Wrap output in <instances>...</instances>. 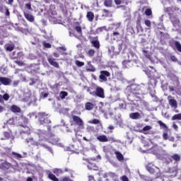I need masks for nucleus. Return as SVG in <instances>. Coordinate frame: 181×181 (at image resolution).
<instances>
[{
    "instance_id": "1",
    "label": "nucleus",
    "mask_w": 181,
    "mask_h": 181,
    "mask_svg": "<svg viewBox=\"0 0 181 181\" xmlns=\"http://www.w3.org/2000/svg\"><path fill=\"white\" fill-rule=\"evenodd\" d=\"M38 117L40 124H42V125L44 124H50V122H52L50 119H49V115L46 114V112H39Z\"/></svg>"
},
{
    "instance_id": "2",
    "label": "nucleus",
    "mask_w": 181,
    "mask_h": 181,
    "mask_svg": "<svg viewBox=\"0 0 181 181\" xmlns=\"http://www.w3.org/2000/svg\"><path fill=\"white\" fill-rule=\"evenodd\" d=\"M83 160L88 162V169L89 170H98V166L95 164L97 160L95 159H90V158H83Z\"/></svg>"
},
{
    "instance_id": "3",
    "label": "nucleus",
    "mask_w": 181,
    "mask_h": 181,
    "mask_svg": "<svg viewBox=\"0 0 181 181\" xmlns=\"http://www.w3.org/2000/svg\"><path fill=\"white\" fill-rule=\"evenodd\" d=\"M170 11H172V8H166V12H168L170 16V22L173 23L174 26L175 25H179V23H180V21H179V18H177V17L172 15V13H170Z\"/></svg>"
},
{
    "instance_id": "4",
    "label": "nucleus",
    "mask_w": 181,
    "mask_h": 181,
    "mask_svg": "<svg viewBox=\"0 0 181 181\" xmlns=\"http://www.w3.org/2000/svg\"><path fill=\"white\" fill-rule=\"evenodd\" d=\"M110 76H111V74H110L108 71H100V74L99 76L100 83L108 81V78H107V77H110Z\"/></svg>"
},
{
    "instance_id": "5",
    "label": "nucleus",
    "mask_w": 181,
    "mask_h": 181,
    "mask_svg": "<svg viewBox=\"0 0 181 181\" xmlns=\"http://www.w3.org/2000/svg\"><path fill=\"white\" fill-rule=\"evenodd\" d=\"M88 39L90 40V43L95 49H100V41H98V36L92 37L89 36Z\"/></svg>"
},
{
    "instance_id": "6",
    "label": "nucleus",
    "mask_w": 181,
    "mask_h": 181,
    "mask_svg": "<svg viewBox=\"0 0 181 181\" xmlns=\"http://www.w3.org/2000/svg\"><path fill=\"white\" fill-rule=\"evenodd\" d=\"M98 87V86H97L95 83H92L90 87L87 88L86 91L87 93H89L90 95L95 97Z\"/></svg>"
},
{
    "instance_id": "7",
    "label": "nucleus",
    "mask_w": 181,
    "mask_h": 181,
    "mask_svg": "<svg viewBox=\"0 0 181 181\" xmlns=\"http://www.w3.org/2000/svg\"><path fill=\"white\" fill-rule=\"evenodd\" d=\"M95 97H98L99 98H105V93L104 92V88L98 86L96 88V92L95 93Z\"/></svg>"
},
{
    "instance_id": "8",
    "label": "nucleus",
    "mask_w": 181,
    "mask_h": 181,
    "mask_svg": "<svg viewBox=\"0 0 181 181\" xmlns=\"http://www.w3.org/2000/svg\"><path fill=\"white\" fill-rule=\"evenodd\" d=\"M47 62L51 66H52L53 67H56V69H59V67H60L59 63L56 62V59L52 57H47Z\"/></svg>"
},
{
    "instance_id": "9",
    "label": "nucleus",
    "mask_w": 181,
    "mask_h": 181,
    "mask_svg": "<svg viewBox=\"0 0 181 181\" xmlns=\"http://www.w3.org/2000/svg\"><path fill=\"white\" fill-rule=\"evenodd\" d=\"M72 119L74 122H75L76 125H78V127H83V125H84L83 119H81V118H80V117L78 116L73 115Z\"/></svg>"
},
{
    "instance_id": "10",
    "label": "nucleus",
    "mask_w": 181,
    "mask_h": 181,
    "mask_svg": "<svg viewBox=\"0 0 181 181\" xmlns=\"http://www.w3.org/2000/svg\"><path fill=\"white\" fill-rule=\"evenodd\" d=\"M169 162H173L175 160V163L180 162L181 156L177 153H174L169 158Z\"/></svg>"
},
{
    "instance_id": "11",
    "label": "nucleus",
    "mask_w": 181,
    "mask_h": 181,
    "mask_svg": "<svg viewBox=\"0 0 181 181\" xmlns=\"http://www.w3.org/2000/svg\"><path fill=\"white\" fill-rule=\"evenodd\" d=\"M11 78L6 77H0V83L3 84V86H9L11 84Z\"/></svg>"
},
{
    "instance_id": "12",
    "label": "nucleus",
    "mask_w": 181,
    "mask_h": 181,
    "mask_svg": "<svg viewBox=\"0 0 181 181\" xmlns=\"http://www.w3.org/2000/svg\"><path fill=\"white\" fill-rule=\"evenodd\" d=\"M4 49L6 52H12L15 49V44L13 42L6 44L4 45Z\"/></svg>"
},
{
    "instance_id": "13",
    "label": "nucleus",
    "mask_w": 181,
    "mask_h": 181,
    "mask_svg": "<svg viewBox=\"0 0 181 181\" xmlns=\"http://www.w3.org/2000/svg\"><path fill=\"white\" fill-rule=\"evenodd\" d=\"M104 177H109L110 179H117L118 175L115 173L110 172L104 175Z\"/></svg>"
},
{
    "instance_id": "14",
    "label": "nucleus",
    "mask_w": 181,
    "mask_h": 181,
    "mask_svg": "<svg viewBox=\"0 0 181 181\" xmlns=\"http://www.w3.org/2000/svg\"><path fill=\"white\" fill-rule=\"evenodd\" d=\"M24 16L29 22H35V17L29 13H24Z\"/></svg>"
},
{
    "instance_id": "15",
    "label": "nucleus",
    "mask_w": 181,
    "mask_h": 181,
    "mask_svg": "<svg viewBox=\"0 0 181 181\" xmlns=\"http://www.w3.org/2000/svg\"><path fill=\"white\" fill-rule=\"evenodd\" d=\"M10 110L11 112L14 113L21 112L22 111V110H21V107H18L16 105H12Z\"/></svg>"
},
{
    "instance_id": "16",
    "label": "nucleus",
    "mask_w": 181,
    "mask_h": 181,
    "mask_svg": "<svg viewBox=\"0 0 181 181\" xmlns=\"http://www.w3.org/2000/svg\"><path fill=\"white\" fill-rule=\"evenodd\" d=\"M94 109V104H93V103L91 102H87L85 104V110H86L87 111H91V110Z\"/></svg>"
},
{
    "instance_id": "17",
    "label": "nucleus",
    "mask_w": 181,
    "mask_h": 181,
    "mask_svg": "<svg viewBox=\"0 0 181 181\" xmlns=\"http://www.w3.org/2000/svg\"><path fill=\"white\" fill-rule=\"evenodd\" d=\"M129 117L132 119H139V118H141V114L139 112H133L129 114Z\"/></svg>"
},
{
    "instance_id": "18",
    "label": "nucleus",
    "mask_w": 181,
    "mask_h": 181,
    "mask_svg": "<svg viewBox=\"0 0 181 181\" xmlns=\"http://www.w3.org/2000/svg\"><path fill=\"white\" fill-rule=\"evenodd\" d=\"M11 98L9 94L5 93L4 95L0 94V103H4V101H8Z\"/></svg>"
},
{
    "instance_id": "19",
    "label": "nucleus",
    "mask_w": 181,
    "mask_h": 181,
    "mask_svg": "<svg viewBox=\"0 0 181 181\" xmlns=\"http://www.w3.org/2000/svg\"><path fill=\"white\" fill-rule=\"evenodd\" d=\"M75 25L76 26L74 27L75 30L78 33L79 35H82L83 33V30L81 29V26H80V23L79 22H76Z\"/></svg>"
},
{
    "instance_id": "20",
    "label": "nucleus",
    "mask_w": 181,
    "mask_h": 181,
    "mask_svg": "<svg viewBox=\"0 0 181 181\" xmlns=\"http://www.w3.org/2000/svg\"><path fill=\"white\" fill-rule=\"evenodd\" d=\"M86 18L89 22H93L94 21V13L88 11L86 14Z\"/></svg>"
},
{
    "instance_id": "21",
    "label": "nucleus",
    "mask_w": 181,
    "mask_h": 181,
    "mask_svg": "<svg viewBox=\"0 0 181 181\" xmlns=\"http://www.w3.org/2000/svg\"><path fill=\"white\" fill-rule=\"evenodd\" d=\"M97 139L100 142H108V138L105 135H100L97 137Z\"/></svg>"
},
{
    "instance_id": "22",
    "label": "nucleus",
    "mask_w": 181,
    "mask_h": 181,
    "mask_svg": "<svg viewBox=\"0 0 181 181\" xmlns=\"http://www.w3.org/2000/svg\"><path fill=\"white\" fill-rule=\"evenodd\" d=\"M169 105L173 108H177V102L175 99H170L168 100Z\"/></svg>"
},
{
    "instance_id": "23",
    "label": "nucleus",
    "mask_w": 181,
    "mask_h": 181,
    "mask_svg": "<svg viewBox=\"0 0 181 181\" xmlns=\"http://www.w3.org/2000/svg\"><path fill=\"white\" fill-rule=\"evenodd\" d=\"M115 154L116 156L117 160H119V162H121L122 160H124V156L122 155V153H121V152L115 151Z\"/></svg>"
},
{
    "instance_id": "24",
    "label": "nucleus",
    "mask_w": 181,
    "mask_h": 181,
    "mask_svg": "<svg viewBox=\"0 0 181 181\" xmlns=\"http://www.w3.org/2000/svg\"><path fill=\"white\" fill-rule=\"evenodd\" d=\"M173 45L175 46L177 52L181 53V44L179 41H173Z\"/></svg>"
},
{
    "instance_id": "25",
    "label": "nucleus",
    "mask_w": 181,
    "mask_h": 181,
    "mask_svg": "<svg viewBox=\"0 0 181 181\" xmlns=\"http://www.w3.org/2000/svg\"><path fill=\"white\" fill-rule=\"evenodd\" d=\"M6 37V30L0 27V39Z\"/></svg>"
},
{
    "instance_id": "26",
    "label": "nucleus",
    "mask_w": 181,
    "mask_h": 181,
    "mask_svg": "<svg viewBox=\"0 0 181 181\" xmlns=\"http://www.w3.org/2000/svg\"><path fill=\"white\" fill-rule=\"evenodd\" d=\"M172 121H180L181 120V113L174 115L172 118Z\"/></svg>"
},
{
    "instance_id": "27",
    "label": "nucleus",
    "mask_w": 181,
    "mask_h": 181,
    "mask_svg": "<svg viewBox=\"0 0 181 181\" xmlns=\"http://www.w3.org/2000/svg\"><path fill=\"white\" fill-rule=\"evenodd\" d=\"M49 141H51L52 144H57L59 142V139L56 136L52 135L49 137Z\"/></svg>"
},
{
    "instance_id": "28",
    "label": "nucleus",
    "mask_w": 181,
    "mask_h": 181,
    "mask_svg": "<svg viewBox=\"0 0 181 181\" xmlns=\"http://www.w3.org/2000/svg\"><path fill=\"white\" fill-rule=\"evenodd\" d=\"M131 61L129 60H124L122 62V65L125 69H129L131 67Z\"/></svg>"
},
{
    "instance_id": "29",
    "label": "nucleus",
    "mask_w": 181,
    "mask_h": 181,
    "mask_svg": "<svg viewBox=\"0 0 181 181\" xmlns=\"http://www.w3.org/2000/svg\"><path fill=\"white\" fill-rule=\"evenodd\" d=\"M48 179H50V180H52V181H59V178H57L56 175H54L52 173H49L48 174Z\"/></svg>"
},
{
    "instance_id": "30",
    "label": "nucleus",
    "mask_w": 181,
    "mask_h": 181,
    "mask_svg": "<svg viewBox=\"0 0 181 181\" xmlns=\"http://www.w3.org/2000/svg\"><path fill=\"white\" fill-rule=\"evenodd\" d=\"M67 95H69V93H67L66 91L62 90L59 93V97L62 100H64V98H66Z\"/></svg>"
},
{
    "instance_id": "31",
    "label": "nucleus",
    "mask_w": 181,
    "mask_h": 181,
    "mask_svg": "<svg viewBox=\"0 0 181 181\" xmlns=\"http://www.w3.org/2000/svg\"><path fill=\"white\" fill-rule=\"evenodd\" d=\"M157 122L162 129H168V126L166 124L163 123L161 120H158Z\"/></svg>"
},
{
    "instance_id": "32",
    "label": "nucleus",
    "mask_w": 181,
    "mask_h": 181,
    "mask_svg": "<svg viewBox=\"0 0 181 181\" xmlns=\"http://www.w3.org/2000/svg\"><path fill=\"white\" fill-rule=\"evenodd\" d=\"M104 5L107 8H110V6H112V0H105Z\"/></svg>"
},
{
    "instance_id": "33",
    "label": "nucleus",
    "mask_w": 181,
    "mask_h": 181,
    "mask_svg": "<svg viewBox=\"0 0 181 181\" xmlns=\"http://www.w3.org/2000/svg\"><path fill=\"white\" fill-rule=\"evenodd\" d=\"M53 173L57 175V176H59V175H62V173H63V170H62V169L54 168L53 170Z\"/></svg>"
},
{
    "instance_id": "34",
    "label": "nucleus",
    "mask_w": 181,
    "mask_h": 181,
    "mask_svg": "<svg viewBox=\"0 0 181 181\" xmlns=\"http://www.w3.org/2000/svg\"><path fill=\"white\" fill-rule=\"evenodd\" d=\"M87 54H88V56H89V57H93V56H94V54H95V50L89 49Z\"/></svg>"
},
{
    "instance_id": "35",
    "label": "nucleus",
    "mask_w": 181,
    "mask_h": 181,
    "mask_svg": "<svg viewBox=\"0 0 181 181\" xmlns=\"http://www.w3.org/2000/svg\"><path fill=\"white\" fill-rule=\"evenodd\" d=\"M11 155L14 156V158H16V159H22V155L18 153H15V152H12Z\"/></svg>"
},
{
    "instance_id": "36",
    "label": "nucleus",
    "mask_w": 181,
    "mask_h": 181,
    "mask_svg": "<svg viewBox=\"0 0 181 181\" xmlns=\"http://www.w3.org/2000/svg\"><path fill=\"white\" fill-rule=\"evenodd\" d=\"M105 29H107V27L105 26H103V27H99L96 29V32L98 33H100L101 32H103V30H105Z\"/></svg>"
},
{
    "instance_id": "37",
    "label": "nucleus",
    "mask_w": 181,
    "mask_h": 181,
    "mask_svg": "<svg viewBox=\"0 0 181 181\" xmlns=\"http://www.w3.org/2000/svg\"><path fill=\"white\" fill-rule=\"evenodd\" d=\"M75 64L76 65L78 66V67H83V66H84V62H80L78 60H76L75 62Z\"/></svg>"
},
{
    "instance_id": "38",
    "label": "nucleus",
    "mask_w": 181,
    "mask_h": 181,
    "mask_svg": "<svg viewBox=\"0 0 181 181\" xmlns=\"http://www.w3.org/2000/svg\"><path fill=\"white\" fill-rule=\"evenodd\" d=\"M41 146H42V147L45 148V149H47V150L49 151V152H51V153L53 152V150L52 149V147L48 146L46 145V144H42Z\"/></svg>"
},
{
    "instance_id": "39",
    "label": "nucleus",
    "mask_w": 181,
    "mask_h": 181,
    "mask_svg": "<svg viewBox=\"0 0 181 181\" xmlns=\"http://www.w3.org/2000/svg\"><path fill=\"white\" fill-rule=\"evenodd\" d=\"M145 14L146 15V16H151V15H152V10L151 8H147L145 11Z\"/></svg>"
},
{
    "instance_id": "40",
    "label": "nucleus",
    "mask_w": 181,
    "mask_h": 181,
    "mask_svg": "<svg viewBox=\"0 0 181 181\" xmlns=\"http://www.w3.org/2000/svg\"><path fill=\"white\" fill-rule=\"evenodd\" d=\"M43 46H44V47H45L46 49H50V47H52V45H50V43L46 42H43Z\"/></svg>"
},
{
    "instance_id": "41",
    "label": "nucleus",
    "mask_w": 181,
    "mask_h": 181,
    "mask_svg": "<svg viewBox=\"0 0 181 181\" xmlns=\"http://www.w3.org/2000/svg\"><path fill=\"white\" fill-rule=\"evenodd\" d=\"M86 70L87 71L94 72L95 71V68L93 65H90Z\"/></svg>"
},
{
    "instance_id": "42",
    "label": "nucleus",
    "mask_w": 181,
    "mask_h": 181,
    "mask_svg": "<svg viewBox=\"0 0 181 181\" xmlns=\"http://www.w3.org/2000/svg\"><path fill=\"white\" fill-rule=\"evenodd\" d=\"M90 124H94L95 125H97L98 124H100V120H98V119H93L91 120Z\"/></svg>"
},
{
    "instance_id": "43",
    "label": "nucleus",
    "mask_w": 181,
    "mask_h": 181,
    "mask_svg": "<svg viewBox=\"0 0 181 181\" xmlns=\"http://www.w3.org/2000/svg\"><path fill=\"white\" fill-rule=\"evenodd\" d=\"M17 30L19 31V32H26V30H28V29L26 28H23L22 26L19 25L18 27H17Z\"/></svg>"
},
{
    "instance_id": "44",
    "label": "nucleus",
    "mask_w": 181,
    "mask_h": 181,
    "mask_svg": "<svg viewBox=\"0 0 181 181\" xmlns=\"http://www.w3.org/2000/svg\"><path fill=\"white\" fill-rule=\"evenodd\" d=\"M136 30L137 32H144V28H142V25H136Z\"/></svg>"
},
{
    "instance_id": "45",
    "label": "nucleus",
    "mask_w": 181,
    "mask_h": 181,
    "mask_svg": "<svg viewBox=\"0 0 181 181\" xmlns=\"http://www.w3.org/2000/svg\"><path fill=\"white\" fill-rule=\"evenodd\" d=\"M163 139H164V141H168V139H169V135L168 133L163 134Z\"/></svg>"
},
{
    "instance_id": "46",
    "label": "nucleus",
    "mask_w": 181,
    "mask_h": 181,
    "mask_svg": "<svg viewBox=\"0 0 181 181\" xmlns=\"http://www.w3.org/2000/svg\"><path fill=\"white\" fill-rule=\"evenodd\" d=\"M4 137H6V139H9V138H11V133L8 132H5L4 133Z\"/></svg>"
},
{
    "instance_id": "47",
    "label": "nucleus",
    "mask_w": 181,
    "mask_h": 181,
    "mask_svg": "<svg viewBox=\"0 0 181 181\" xmlns=\"http://www.w3.org/2000/svg\"><path fill=\"white\" fill-rule=\"evenodd\" d=\"M151 129H152V127H151V126H145V127L143 128V131H144V132L151 131Z\"/></svg>"
},
{
    "instance_id": "48",
    "label": "nucleus",
    "mask_w": 181,
    "mask_h": 181,
    "mask_svg": "<svg viewBox=\"0 0 181 181\" xmlns=\"http://www.w3.org/2000/svg\"><path fill=\"white\" fill-rule=\"evenodd\" d=\"M14 63H16V64H18V66H25V63H23V62L15 61Z\"/></svg>"
},
{
    "instance_id": "49",
    "label": "nucleus",
    "mask_w": 181,
    "mask_h": 181,
    "mask_svg": "<svg viewBox=\"0 0 181 181\" xmlns=\"http://www.w3.org/2000/svg\"><path fill=\"white\" fill-rule=\"evenodd\" d=\"M144 23H145V25L146 26H148V28H151V21H149V20H146L145 21V22H144Z\"/></svg>"
},
{
    "instance_id": "50",
    "label": "nucleus",
    "mask_w": 181,
    "mask_h": 181,
    "mask_svg": "<svg viewBox=\"0 0 181 181\" xmlns=\"http://www.w3.org/2000/svg\"><path fill=\"white\" fill-rule=\"evenodd\" d=\"M26 9H28V11H32V4L30 3L25 4Z\"/></svg>"
},
{
    "instance_id": "51",
    "label": "nucleus",
    "mask_w": 181,
    "mask_h": 181,
    "mask_svg": "<svg viewBox=\"0 0 181 181\" xmlns=\"http://www.w3.org/2000/svg\"><path fill=\"white\" fill-rule=\"evenodd\" d=\"M120 179L122 181H129V179L128 177H127V175L122 176Z\"/></svg>"
},
{
    "instance_id": "52",
    "label": "nucleus",
    "mask_w": 181,
    "mask_h": 181,
    "mask_svg": "<svg viewBox=\"0 0 181 181\" xmlns=\"http://www.w3.org/2000/svg\"><path fill=\"white\" fill-rule=\"evenodd\" d=\"M60 181H71V179H70V177H64L60 180Z\"/></svg>"
},
{
    "instance_id": "53",
    "label": "nucleus",
    "mask_w": 181,
    "mask_h": 181,
    "mask_svg": "<svg viewBox=\"0 0 181 181\" xmlns=\"http://www.w3.org/2000/svg\"><path fill=\"white\" fill-rule=\"evenodd\" d=\"M5 12L6 16H11V12H9V9H8V7L6 8Z\"/></svg>"
},
{
    "instance_id": "54",
    "label": "nucleus",
    "mask_w": 181,
    "mask_h": 181,
    "mask_svg": "<svg viewBox=\"0 0 181 181\" xmlns=\"http://www.w3.org/2000/svg\"><path fill=\"white\" fill-rule=\"evenodd\" d=\"M112 36H113V37H118V36H119V33H118V32H113Z\"/></svg>"
},
{
    "instance_id": "55",
    "label": "nucleus",
    "mask_w": 181,
    "mask_h": 181,
    "mask_svg": "<svg viewBox=\"0 0 181 181\" xmlns=\"http://www.w3.org/2000/svg\"><path fill=\"white\" fill-rule=\"evenodd\" d=\"M147 170H148V172H150V173H153L155 172V170H153V168L148 166L147 167Z\"/></svg>"
},
{
    "instance_id": "56",
    "label": "nucleus",
    "mask_w": 181,
    "mask_h": 181,
    "mask_svg": "<svg viewBox=\"0 0 181 181\" xmlns=\"http://www.w3.org/2000/svg\"><path fill=\"white\" fill-rule=\"evenodd\" d=\"M6 6H0V12H4L6 9Z\"/></svg>"
},
{
    "instance_id": "57",
    "label": "nucleus",
    "mask_w": 181,
    "mask_h": 181,
    "mask_svg": "<svg viewBox=\"0 0 181 181\" xmlns=\"http://www.w3.org/2000/svg\"><path fill=\"white\" fill-rule=\"evenodd\" d=\"M170 59L173 60V62H177V58H176L175 56H171Z\"/></svg>"
},
{
    "instance_id": "58",
    "label": "nucleus",
    "mask_w": 181,
    "mask_h": 181,
    "mask_svg": "<svg viewBox=\"0 0 181 181\" xmlns=\"http://www.w3.org/2000/svg\"><path fill=\"white\" fill-rule=\"evenodd\" d=\"M42 95L43 98H47V97L49 96V93H42Z\"/></svg>"
},
{
    "instance_id": "59",
    "label": "nucleus",
    "mask_w": 181,
    "mask_h": 181,
    "mask_svg": "<svg viewBox=\"0 0 181 181\" xmlns=\"http://www.w3.org/2000/svg\"><path fill=\"white\" fill-rule=\"evenodd\" d=\"M20 127H22L23 128H27L28 131H30V129L29 128V127H27L26 125L20 124Z\"/></svg>"
},
{
    "instance_id": "60",
    "label": "nucleus",
    "mask_w": 181,
    "mask_h": 181,
    "mask_svg": "<svg viewBox=\"0 0 181 181\" xmlns=\"http://www.w3.org/2000/svg\"><path fill=\"white\" fill-rule=\"evenodd\" d=\"M116 5H121V0H115Z\"/></svg>"
},
{
    "instance_id": "61",
    "label": "nucleus",
    "mask_w": 181,
    "mask_h": 181,
    "mask_svg": "<svg viewBox=\"0 0 181 181\" xmlns=\"http://www.w3.org/2000/svg\"><path fill=\"white\" fill-rule=\"evenodd\" d=\"M88 180H89L90 181L94 180V176H93V175H89V176H88Z\"/></svg>"
},
{
    "instance_id": "62",
    "label": "nucleus",
    "mask_w": 181,
    "mask_h": 181,
    "mask_svg": "<svg viewBox=\"0 0 181 181\" xmlns=\"http://www.w3.org/2000/svg\"><path fill=\"white\" fill-rule=\"evenodd\" d=\"M173 127L174 128V129H176V130H177V129L179 128V127H177V124H173Z\"/></svg>"
},
{
    "instance_id": "63",
    "label": "nucleus",
    "mask_w": 181,
    "mask_h": 181,
    "mask_svg": "<svg viewBox=\"0 0 181 181\" xmlns=\"http://www.w3.org/2000/svg\"><path fill=\"white\" fill-rule=\"evenodd\" d=\"M169 141H170L171 142H175V137L173 136L170 137Z\"/></svg>"
},
{
    "instance_id": "64",
    "label": "nucleus",
    "mask_w": 181,
    "mask_h": 181,
    "mask_svg": "<svg viewBox=\"0 0 181 181\" xmlns=\"http://www.w3.org/2000/svg\"><path fill=\"white\" fill-rule=\"evenodd\" d=\"M53 56L54 57H59V54L57 53V52H54V54H53Z\"/></svg>"
}]
</instances>
